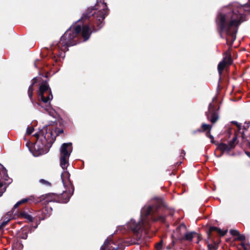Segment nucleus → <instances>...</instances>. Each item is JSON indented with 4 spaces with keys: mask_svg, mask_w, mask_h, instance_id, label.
<instances>
[{
    "mask_svg": "<svg viewBox=\"0 0 250 250\" xmlns=\"http://www.w3.org/2000/svg\"><path fill=\"white\" fill-rule=\"evenodd\" d=\"M247 7L246 5L239 6L237 3L232 4L224 8V13H219L216 17L217 31L222 39L225 38L223 33L226 34V44L229 46L223 54V58L217 66L220 80L224 70L229 68L233 62L231 47L236 40L239 26L246 21L244 12Z\"/></svg>",
    "mask_w": 250,
    "mask_h": 250,
    "instance_id": "1",
    "label": "nucleus"
},
{
    "mask_svg": "<svg viewBox=\"0 0 250 250\" xmlns=\"http://www.w3.org/2000/svg\"><path fill=\"white\" fill-rule=\"evenodd\" d=\"M104 13L101 12L97 13L95 16H91L89 18L83 19L82 18L77 21L83 23V27L81 25H76L72 29V26L70 27L61 37L60 41L57 43L55 47L48 50L47 56L52 58L55 62L57 61V58L54 55L53 50L57 48L59 51L61 50L63 52V54L68 50V47L79 43L78 36L81 34L83 42L87 41L90 37L92 32H96L103 26V22L104 20ZM62 52L59 55H62Z\"/></svg>",
    "mask_w": 250,
    "mask_h": 250,
    "instance_id": "2",
    "label": "nucleus"
},
{
    "mask_svg": "<svg viewBox=\"0 0 250 250\" xmlns=\"http://www.w3.org/2000/svg\"><path fill=\"white\" fill-rule=\"evenodd\" d=\"M63 132L62 129L56 128L53 130L50 127L48 128V127L45 126L36 133L34 135L36 139L34 144V155L39 156L47 153L54 143L56 137Z\"/></svg>",
    "mask_w": 250,
    "mask_h": 250,
    "instance_id": "3",
    "label": "nucleus"
},
{
    "mask_svg": "<svg viewBox=\"0 0 250 250\" xmlns=\"http://www.w3.org/2000/svg\"><path fill=\"white\" fill-rule=\"evenodd\" d=\"M38 104L45 111H50L51 109L50 102L53 99V95L47 81H43L41 83L38 91Z\"/></svg>",
    "mask_w": 250,
    "mask_h": 250,
    "instance_id": "4",
    "label": "nucleus"
},
{
    "mask_svg": "<svg viewBox=\"0 0 250 250\" xmlns=\"http://www.w3.org/2000/svg\"><path fill=\"white\" fill-rule=\"evenodd\" d=\"M72 196V193L64 192L62 194H57L54 193H49L42 195L40 197H36L38 203H42V204L47 205L49 202H55L59 203H67Z\"/></svg>",
    "mask_w": 250,
    "mask_h": 250,
    "instance_id": "5",
    "label": "nucleus"
},
{
    "mask_svg": "<svg viewBox=\"0 0 250 250\" xmlns=\"http://www.w3.org/2000/svg\"><path fill=\"white\" fill-rule=\"evenodd\" d=\"M163 206V202L162 200L157 199L156 203L155 205L144 207L142 211V213L146 218L150 216V219L153 222L159 221L162 222H164L166 219V216L160 215L157 214L158 209Z\"/></svg>",
    "mask_w": 250,
    "mask_h": 250,
    "instance_id": "6",
    "label": "nucleus"
},
{
    "mask_svg": "<svg viewBox=\"0 0 250 250\" xmlns=\"http://www.w3.org/2000/svg\"><path fill=\"white\" fill-rule=\"evenodd\" d=\"M127 227L132 230L134 234V237L136 240H139L141 238L142 232L143 230L146 232L150 228L149 223L146 220L142 222H136L134 220H131L128 223Z\"/></svg>",
    "mask_w": 250,
    "mask_h": 250,
    "instance_id": "7",
    "label": "nucleus"
},
{
    "mask_svg": "<svg viewBox=\"0 0 250 250\" xmlns=\"http://www.w3.org/2000/svg\"><path fill=\"white\" fill-rule=\"evenodd\" d=\"M100 12L104 13V18L108 14L107 4L104 0H97V3L94 6L88 8L83 14L82 19L89 18L91 16H95L96 14Z\"/></svg>",
    "mask_w": 250,
    "mask_h": 250,
    "instance_id": "8",
    "label": "nucleus"
},
{
    "mask_svg": "<svg viewBox=\"0 0 250 250\" xmlns=\"http://www.w3.org/2000/svg\"><path fill=\"white\" fill-rule=\"evenodd\" d=\"M73 147L71 143H63L60 148V166L63 169H66L68 164V159Z\"/></svg>",
    "mask_w": 250,
    "mask_h": 250,
    "instance_id": "9",
    "label": "nucleus"
},
{
    "mask_svg": "<svg viewBox=\"0 0 250 250\" xmlns=\"http://www.w3.org/2000/svg\"><path fill=\"white\" fill-rule=\"evenodd\" d=\"M216 231L221 236L225 235L227 232V230L223 231L220 229L216 227H210L207 232L208 239L210 241V242L213 244L210 243L208 241V250H217L218 248V244L220 241H218V240L212 239L213 236V231Z\"/></svg>",
    "mask_w": 250,
    "mask_h": 250,
    "instance_id": "10",
    "label": "nucleus"
},
{
    "mask_svg": "<svg viewBox=\"0 0 250 250\" xmlns=\"http://www.w3.org/2000/svg\"><path fill=\"white\" fill-rule=\"evenodd\" d=\"M238 143L237 136L235 132L234 137L229 142V144L221 143H217L216 145L217 146V149L221 152L220 156H222L224 153L229 154V152L235 147L236 145Z\"/></svg>",
    "mask_w": 250,
    "mask_h": 250,
    "instance_id": "11",
    "label": "nucleus"
},
{
    "mask_svg": "<svg viewBox=\"0 0 250 250\" xmlns=\"http://www.w3.org/2000/svg\"><path fill=\"white\" fill-rule=\"evenodd\" d=\"M0 170L3 174L2 179L4 181H0V197L6 191L7 187L12 182V179L8 177L7 171L3 165L0 164Z\"/></svg>",
    "mask_w": 250,
    "mask_h": 250,
    "instance_id": "12",
    "label": "nucleus"
},
{
    "mask_svg": "<svg viewBox=\"0 0 250 250\" xmlns=\"http://www.w3.org/2000/svg\"><path fill=\"white\" fill-rule=\"evenodd\" d=\"M186 231L187 230V227L184 224H180L177 228L176 231L179 233V234L177 235L178 238L181 240H186L188 241H191L194 237L195 234H196L195 232H189L186 233L183 236L182 235L181 231Z\"/></svg>",
    "mask_w": 250,
    "mask_h": 250,
    "instance_id": "13",
    "label": "nucleus"
},
{
    "mask_svg": "<svg viewBox=\"0 0 250 250\" xmlns=\"http://www.w3.org/2000/svg\"><path fill=\"white\" fill-rule=\"evenodd\" d=\"M70 174L68 171L64 170V171L61 174V179L62 182L65 187L66 186L67 182L68 183V186L69 187L68 188L67 190L64 192L72 193V195L74 191V187L70 181Z\"/></svg>",
    "mask_w": 250,
    "mask_h": 250,
    "instance_id": "14",
    "label": "nucleus"
},
{
    "mask_svg": "<svg viewBox=\"0 0 250 250\" xmlns=\"http://www.w3.org/2000/svg\"><path fill=\"white\" fill-rule=\"evenodd\" d=\"M216 106L210 104L208 106V110L206 112V116L208 120L212 123H215L219 119V115L216 110Z\"/></svg>",
    "mask_w": 250,
    "mask_h": 250,
    "instance_id": "15",
    "label": "nucleus"
},
{
    "mask_svg": "<svg viewBox=\"0 0 250 250\" xmlns=\"http://www.w3.org/2000/svg\"><path fill=\"white\" fill-rule=\"evenodd\" d=\"M111 243L117 246L116 248L113 247L112 250H124V245L122 244L123 240L122 239H119L117 241L111 239Z\"/></svg>",
    "mask_w": 250,
    "mask_h": 250,
    "instance_id": "16",
    "label": "nucleus"
},
{
    "mask_svg": "<svg viewBox=\"0 0 250 250\" xmlns=\"http://www.w3.org/2000/svg\"><path fill=\"white\" fill-rule=\"evenodd\" d=\"M111 243L117 246L116 248L113 247L112 250H124V245L122 244L123 240L122 239H119L117 241L111 239Z\"/></svg>",
    "mask_w": 250,
    "mask_h": 250,
    "instance_id": "17",
    "label": "nucleus"
},
{
    "mask_svg": "<svg viewBox=\"0 0 250 250\" xmlns=\"http://www.w3.org/2000/svg\"><path fill=\"white\" fill-rule=\"evenodd\" d=\"M28 202H30V203H34L35 204L38 203V201L36 200V197L34 196H30L28 198L23 199L19 201L21 205L26 203Z\"/></svg>",
    "mask_w": 250,
    "mask_h": 250,
    "instance_id": "18",
    "label": "nucleus"
},
{
    "mask_svg": "<svg viewBox=\"0 0 250 250\" xmlns=\"http://www.w3.org/2000/svg\"><path fill=\"white\" fill-rule=\"evenodd\" d=\"M42 216H40L41 219L43 220L50 216V211L47 207H44L41 210Z\"/></svg>",
    "mask_w": 250,
    "mask_h": 250,
    "instance_id": "19",
    "label": "nucleus"
},
{
    "mask_svg": "<svg viewBox=\"0 0 250 250\" xmlns=\"http://www.w3.org/2000/svg\"><path fill=\"white\" fill-rule=\"evenodd\" d=\"M21 215L28 220L29 222H32L33 220V218L31 215L28 214L27 212L25 211H22L21 213Z\"/></svg>",
    "mask_w": 250,
    "mask_h": 250,
    "instance_id": "20",
    "label": "nucleus"
},
{
    "mask_svg": "<svg viewBox=\"0 0 250 250\" xmlns=\"http://www.w3.org/2000/svg\"><path fill=\"white\" fill-rule=\"evenodd\" d=\"M211 127H212L211 125H208V124H203L201 125L202 128H201V129H202V132L206 131H207H207H210Z\"/></svg>",
    "mask_w": 250,
    "mask_h": 250,
    "instance_id": "21",
    "label": "nucleus"
},
{
    "mask_svg": "<svg viewBox=\"0 0 250 250\" xmlns=\"http://www.w3.org/2000/svg\"><path fill=\"white\" fill-rule=\"evenodd\" d=\"M33 87H32V85H30L28 89V96L31 100V101H33Z\"/></svg>",
    "mask_w": 250,
    "mask_h": 250,
    "instance_id": "22",
    "label": "nucleus"
},
{
    "mask_svg": "<svg viewBox=\"0 0 250 250\" xmlns=\"http://www.w3.org/2000/svg\"><path fill=\"white\" fill-rule=\"evenodd\" d=\"M163 247V240L161 239L158 243L155 244L156 250H162Z\"/></svg>",
    "mask_w": 250,
    "mask_h": 250,
    "instance_id": "23",
    "label": "nucleus"
},
{
    "mask_svg": "<svg viewBox=\"0 0 250 250\" xmlns=\"http://www.w3.org/2000/svg\"><path fill=\"white\" fill-rule=\"evenodd\" d=\"M206 136L210 139V142L212 144H215V145L216 144H217V143L214 140L213 136L210 134V131H207L206 133Z\"/></svg>",
    "mask_w": 250,
    "mask_h": 250,
    "instance_id": "24",
    "label": "nucleus"
},
{
    "mask_svg": "<svg viewBox=\"0 0 250 250\" xmlns=\"http://www.w3.org/2000/svg\"><path fill=\"white\" fill-rule=\"evenodd\" d=\"M39 182L41 184L44 185L45 186H46L47 187H51V184L49 182H48L44 179H41L39 180Z\"/></svg>",
    "mask_w": 250,
    "mask_h": 250,
    "instance_id": "25",
    "label": "nucleus"
},
{
    "mask_svg": "<svg viewBox=\"0 0 250 250\" xmlns=\"http://www.w3.org/2000/svg\"><path fill=\"white\" fill-rule=\"evenodd\" d=\"M229 233L232 236H237L239 235V232L236 229H230L229 230Z\"/></svg>",
    "mask_w": 250,
    "mask_h": 250,
    "instance_id": "26",
    "label": "nucleus"
},
{
    "mask_svg": "<svg viewBox=\"0 0 250 250\" xmlns=\"http://www.w3.org/2000/svg\"><path fill=\"white\" fill-rule=\"evenodd\" d=\"M213 238L212 239H215V240H218V241H220V238H219V236H221L220 235V234L217 233L216 231H214L213 232Z\"/></svg>",
    "mask_w": 250,
    "mask_h": 250,
    "instance_id": "27",
    "label": "nucleus"
},
{
    "mask_svg": "<svg viewBox=\"0 0 250 250\" xmlns=\"http://www.w3.org/2000/svg\"><path fill=\"white\" fill-rule=\"evenodd\" d=\"M245 236L243 234H241L239 233V235H237V237L236 238V240L238 241H244L245 240Z\"/></svg>",
    "mask_w": 250,
    "mask_h": 250,
    "instance_id": "28",
    "label": "nucleus"
},
{
    "mask_svg": "<svg viewBox=\"0 0 250 250\" xmlns=\"http://www.w3.org/2000/svg\"><path fill=\"white\" fill-rule=\"evenodd\" d=\"M34 128L33 126L28 127L26 130V133L28 135L31 134L34 131Z\"/></svg>",
    "mask_w": 250,
    "mask_h": 250,
    "instance_id": "29",
    "label": "nucleus"
},
{
    "mask_svg": "<svg viewBox=\"0 0 250 250\" xmlns=\"http://www.w3.org/2000/svg\"><path fill=\"white\" fill-rule=\"evenodd\" d=\"M41 79H42L41 78H38V77H35L32 80V83L31 85H32V87H33V85L37 83L38 81H40Z\"/></svg>",
    "mask_w": 250,
    "mask_h": 250,
    "instance_id": "30",
    "label": "nucleus"
},
{
    "mask_svg": "<svg viewBox=\"0 0 250 250\" xmlns=\"http://www.w3.org/2000/svg\"><path fill=\"white\" fill-rule=\"evenodd\" d=\"M111 239H106L104 241L103 245H104L105 246H107L109 245L111 243Z\"/></svg>",
    "mask_w": 250,
    "mask_h": 250,
    "instance_id": "31",
    "label": "nucleus"
},
{
    "mask_svg": "<svg viewBox=\"0 0 250 250\" xmlns=\"http://www.w3.org/2000/svg\"><path fill=\"white\" fill-rule=\"evenodd\" d=\"M232 123L233 124L237 126V128H238V130L239 131H240V130L241 129V125H239V124L237 122H236V121H232Z\"/></svg>",
    "mask_w": 250,
    "mask_h": 250,
    "instance_id": "32",
    "label": "nucleus"
},
{
    "mask_svg": "<svg viewBox=\"0 0 250 250\" xmlns=\"http://www.w3.org/2000/svg\"><path fill=\"white\" fill-rule=\"evenodd\" d=\"M202 132V130L201 128H198L196 130H193L192 132V133L194 135L196 133H201Z\"/></svg>",
    "mask_w": 250,
    "mask_h": 250,
    "instance_id": "33",
    "label": "nucleus"
},
{
    "mask_svg": "<svg viewBox=\"0 0 250 250\" xmlns=\"http://www.w3.org/2000/svg\"><path fill=\"white\" fill-rule=\"evenodd\" d=\"M171 238H172V241H171V243H170V245H171L172 247H173L175 246V245L176 242H175V240L173 239V235H172V236H171Z\"/></svg>",
    "mask_w": 250,
    "mask_h": 250,
    "instance_id": "34",
    "label": "nucleus"
},
{
    "mask_svg": "<svg viewBox=\"0 0 250 250\" xmlns=\"http://www.w3.org/2000/svg\"><path fill=\"white\" fill-rule=\"evenodd\" d=\"M171 238H172V241H171V243H170V245H171L172 247H173L175 246V245L176 242H175V240L173 239V235H172V236H171Z\"/></svg>",
    "mask_w": 250,
    "mask_h": 250,
    "instance_id": "35",
    "label": "nucleus"
},
{
    "mask_svg": "<svg viewBox=\"0 0 250 250\" xmlns=\"http://www.w3.org/2000/svg\"><path fill=\"white\" fill-rule=\"evenodd\" d=\"M7 224V221L3 222L0 226V229L3 228Z\"/></svg>",
    "mask_w": 250,
    "mask_h": 250,
    "instance_id": "36",
    "label": "nucleus"
},
{
    "mask_svg": "<svg viewBox=\"0 0 250 250\" xmlns=\"http://www.w3.org/2000/svg\"><path fill=\"white\" fill-rule=\"evenodd\" d=\"M249 127V124L245 123V125L243 126V129L247 130Z\"/></svg>",
    "mask_w": 250,
    "mask_h": 250,
    "instance_id": "37",
    "label": "nucleus"
},
{
    "mask_svg": "<svg viewBox=\"0 0 250 250\" xmlns=\"http://www.w3.org/2000/svg\"><path fill=\"white\" fill-rule=\"evenodd\" d=\"M20 205H21V204L19 201L14 205L13 208L15 209L17 208Z\"/></svg>",
    "mask_w": 250,
    "mask_h": 250,
    "instance_id": "38",
    "label": "nucleus"
},
{
    "mask_svg": "<svg viewBox=\"0 0 250 250\" xmlns=\"http://www.w3.org/2000/svg\"><path fill=\"white\" fill-rule=\"evenodd\" d=\"M173 247H172L170 244H169L168 245H167L166 247V249L167 250H171Z\"/></svg>",
    "mask_w": 250,
    "mask_h": 250,
    "instance_id": "39",
    "label": "nucleus"
},
{
    "mask_svg": "<svg viewBox=\"0 0 250 250\" xmlns=\"http://www.w3.org/2000/svg\"><path fill=\"white\" fill-rule=\"evenodd\" d=\"M106 249V246H105L104 245H103L100 249V250H105Z\"/></svg>",
    "mask_w": 250,
    "mask_h": 250,
    "instance_id": "40",
    "label": "nucleus"
},
{
    "mask_svg": "<svg viewBox=\"0 0 250 250\" xmlns=\"http://www.w3.org/2000/svg\"><path fill=\"white\" fill-rule=\"evenodd\" d=\"M241 245L243 247L244 250H245V249H247L244 243H242Z\"/></svg>",
    "mask_w": 250,
    "mask_h": 250,
    "instance_id": "41",
    "label": "nucleus"
},
{
    "mask_svg": "<svg viewBox=\"0 0 250 250\" xmlns=\"http://www.w3.org/2000/svg\"><path fill=\"white\" fill-rule=\"evenodd\" d=\"M242 134V137L244 139L245 138V133H244V132H242L241 133Z\"/></svg>",
    "mask_w": 250,
    "mask_h": 250,
    "instance_id": "42",
    "label": "nucleus"
},
{
    "mask_svg": "<svg viewBox=\"0 0 250 250\" xmlns=\"http://www.w3.org/2000/svg\"><path fill=\"white\" fill-rule=\"evenodd\" d=\"M185 154H186V152H185V150H182L181 154L185 155Z\"/></svg>",
    "mask_w": 250,
    "mask_h": 250,
    "instance_id": "43",
    "label": "nucleus"
},
{
    "mask_svg": "<svg viewBox=\"0 0 250 250\" xmlns=\"http://www.w3.org/2000/svg\"><path fill=\"white\" fill-rule=\"evenodd\" d=\"M42 76L47 78L48 77V73H46L44 75H42Z\"/></svg>",
    "mask_w": 250,
    "mask_h": 250,
    "instance_id": "44",
    "label": "nucleus"
},
{
    "mask_svg": "<svg viewBox=\"0 0 250 250\" xmlns=\"http://www.w3.org/2000/svg\"><path fill=\"white\" fill-rule=\"evenodd\" d=\"M27 237V234H26L25 237H22V238L23 239H26Z\"/></svg>",
    "mask_w": 250,
    "mask_h": 250,
    "instance_id": "45",
    "label": "nucleus"
},
{
    "mask_svg": "<svg viewBox=\"0 0 250 250\" xmlns=\"http://www.w3.org/2000/svg\"><path fill=\"white\" fill-rule=\"evenodd\" d=\"M245 250H247V249H245Z\"/></svg>",
    "mask_w": 250,
    "mask_h": 250,
    "instance_id": "46",
    "label": "nucleus"
}]
</instances>
